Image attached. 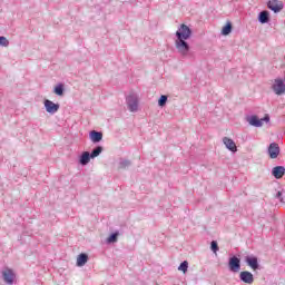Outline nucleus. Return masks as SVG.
<instances>
[{"mask_svg":"<svg viewBox=\"0 0 285 285\" xmlns=\"http://www.w3.org/2000/svg\"><path fill=\"white\" fill-rule=\"evenodd\" d=\"M267 8L277 14V12H282V10H284V2L279 0H269L267 2Z\"/></svg>","mask_w":285,"mask_h":285,"instance_id":"39448f33","label":"nucleus"},{"mask_svg":"<svg viewBox=\"0 0 285 285\" xmlns=\"http://www.w3.org/2000/svg\"><path fill=\"white\" fill-rule=\"evenodd\" d=\"M210 250H213V253H217V250H219V245H217V240H213L210 243Z\"/></svg>","mask_w":285,"mask_h":285,"instance_id":"bb28decb","label":"nucleus"},{"mask_svg":"<svg viewBox=\"0 0 285 285\" xmlns=\"http://www.w3.org/2000/svg\"><path fill=\"white\" fill-rule=\"evenodd\" d=\"M193 37V29L183 23L176 31V40H188Z\"/></svg>","mask_w":285,"mask_h":285,"instance_id":"f257e3e1","label":"nucleus"},{"mask_svg":"<svg viewBox=\"0 0 285 285\" xmlns=\"http://www.w3.org/2000/svg\"><path fill=\"white\" fill-rule=\"evenodd\" d=\"M272 175L275 179H282L285 175V167L284 166H276L272 169Z\"/></svg>","mask_w":285,"mask_h":285,"instance_id":"4468645a","label":"nucleus"},{"mask_svg":"<svg viewBox=\"0 0 285 285\" xmlns=\"http://www.w3.org/2000/svg\"><path fill=\"white\" fill-rule=\"evenodd\" d=\"M259 23H268L271 21V13L266 10H263L258 13Z\"/></svg>","mask_w":285,"mask_h":285,"instance_id":"f3484780","label":"nucleus"},{"mask_svg":"<svg viewBox=\"0 0 285 285\" xmlns=\"http://www.w3.org/2000/svg\"><path fill=\"white\" fill-rule=\"evenodd\" d=\"M272 90L278 97H282V95H285V83H284V80L282 78H276L274 80V83L272 85Z\"/></svg>","mask_w":285,"mask_h":285,"instance_id":"20e7f679","label":"nucleus"},{"mask_svg":"<svg viewBox=\"0 0 285 285\" xmlns=\"http://www.w3.org/2000/svg\"><path fill=\"white\" fill-rule=\"evenodd\" d=\"M239 279L244 284H253V282H255V276H253V273L248 271H244V272H240Z\"/></svg>","mask_w":285,"mask_h":285,"instance_id":"9d476101","label":"nucleus"},{"mask_svg":"<svg viewBox=\"0 0 285 285\" xmlns=\"http://www.w3.org/2000/svg\"><path fill=\"white\" fill-rule=\"evenodd\" d=\"M89 139H91L92 144H99L101 139H104V132L97 131V130H91L89 132Z\"/></svg>","mask_w":285,"mask_h":285,"instance_id":"f8f14e48","label":"nucleus"},{"mask_svg":"<svg viewBox=\"0 0 285 285\" xmlns=\"http://www.w3.org/2000/svg\"><path fill=\"white\" fill-rule=\"evenodd\" d=\"M245 262L253 271H259V261L257 259V256H246Z\"/></svg>","mask_w":285,"mask_h":285,"instance_id":"9b49d317","label":"nucleus"},{"mask_svg":"<svg viewBox=\"0 0 285 285\" xmlns=\"http://www.w3.org/2000/svg\"><path fill=\"white\" fill-rule=\"evenodd\" d=\"M276 199H279V202L282 203V204H284V197H282V191H277V194H276Z\"/></svg>","mask_w":285,"mask_h":285,"instance_id":"c85d7f7f","label":"nucleus"},{"mask_svg":"<svg viewBox=\"0 0 285 285\" xmlns=\"http://www.w3.org/2000/svg\"><path fill=\"white\" fill-rule=\"evenodd\" d=\"M261 121H262V124H264V121H265V124H268L271 121V116H268V114H266L264 116V118L261 119Z\"/></svg>","mask_w":285,"mask_h":285,"instance_id":"cd10ccee","label":"nucleus"},{"mask_svg":"<svg viewBox=\"0 0 285 285\" xmlns=\"http://www.w3.org/2000/svg\"><path fill=\"white\" fill-rule=\"evenodd\" d=\"M101 153H104V147L97 146L96 148H94L91 150V153L89 155H91V159H95L96 157H99L101 155Z\"/></svg>","mask_w":285,"mask_h":285,"instance_id":"412c9836","label":"nucleus"},{"mask_svg":"<svg viewBox=\"0 0 285 285\" xmlns=\"http://www.w3.org/2000/svg\"><path fill=\"white\" fill-rule=\"evenodd\" d=\"M279 145L277 142H272L268 146L267 153L271 159H277L279 157Z\"/></svg>","mask_w":285,"mask_h":285,"instance_id":"1a4fd4ad","label":"nucleus"},{"mask_svg":"<svg viewBox=\"0 0 285 285\" xmlns=\"http://www.w3.org/2000/svg\"><path fill=\"white\" fill-rule=\"evenodd\" d=\"M178 271H181L183 273H187L188 272V262L184 261L183 263H180Z\"/></svg>","mask_w":285,"mask_h":285,"instance_id":"a878e982","label":"nucleus"},{"mask_svg":"<svg viewBox=\"0 0 285 285\" xmlns=\"http://www.w3.org/2000/svg\"><path fill=\"white\" fill-rule=\"evenodd\" d=\"M223 142L225 144L227 150H230V153H237V145L233 139L225 137L223 138Z\"/></svg>","mask_w":285,"mask_h":285,"instance_id":"ddd939ff","label":"nucleus"},{"mask_svg":"<svg viewBox=\"0 0 285 285\" xmlns=\"http://www.w3.org/2000/svg\"><path fill=\"white\" fill-rule=\"evenodd\" d=\"M129 166H132V163L130 160L124 158L119 159L118 168L120 170H126V168H129Z\"/></svg>","mask_w":285,"mask_h":285,"instance_id":"6ab92c4d","label":"nucleus"},{"mask_svg":"<svg viewBox=\"0 0 285 285\" xmlns=\"http://www.w3.org/2000/svg\"><path fill=\"white\" fill-rule=\"evenodd\" d=\"M167 102L168 96L161 95L160 98L158 99V106H160V108H164V106H166Z\"/></svg>","mask_w":285,"mask_h":285,"instance_id":"b1692460","label":"nucleus"},{"mask_svg":"<svg viewBox=\"0 0 285 285\" xmlns=\"http://www.w3.org/2000/svg\"><path fill=\"white\" fill-rule=\"evenodd\" d=\"M45 108L46 111L49 112V115H55L56 112H59L60 105L55 104L51 100L45 99Z\"/></svg>","mask_w":285,"mask_h":285,"instance_id":"6e6552de","label":"nucleus"},{"mask_svg":"<svg viewBox=\"0 0 285 285\" xmlns=\"http://www.w3.org/2000/svg\"><path fill=\"white\" fill-rule=\"evenodd\" d=\"M126 101H127L128 110L130 112H137L139 110V98L137 97V95L135 94L129 95Z\"/></svg>","mask_w":285,"mask_h":285,"instance_id":"7ed1b4c3","label":"nucleus"},{"mask_svg":"<svg viewBox=\"0 0 285 285\" xmlns=\"http://www.w3.org/2000/svg\"><path fill=\"white\" fill-rule=\"evenodd\" d=\"M2 279L6 282V284H14V272L11 268L6 267L2 271Z\"/></svg>","mask_w":285,"mask_h":285,"instance_id":"0eeeda50","label":"nucleus"},{"mask_svg":"<svg viewBox=\"0 0 285 285\" xmlns=\"http://www.w3.org/2000/svg\"><path fill=\"white\" fill-rule=\"evenodd\" d=\"M247 121L250 126H254V128H262V126H264V122H262V119L257 116H250Z\"/></svg>","mask_w":285,"mask_h":285,"instance_id":"dca6fc26","label":"nucleus"},{"mask_svg":"<svg viewBox=\"0 0 285 285\" xmlns=\"http://www.w3.org/2000/svg\"><path fill=\"white\" fill-rule=\"evenodd\" d=\"M118 237H119V232L112 233V234L107 238V244H116Z\"/></svg>","mask_w":285,"mask_h":285,"instance_id":"5701e85b","label":"nucleus"},{"mask_svg":"<svg viewBox=\"0 0 285 285\" xmlns=\"http://www.w3.org/2000/svg\"><path fill=\"white\" fill-rule=\"evenodd\" d=\"M86 264H88V254H79L77 257V266H86Z\"/></svg>","mask_w":285,"mask_h":285,"instance_id":"a211bd4d","label":"nucleus"},{"mask_svg":"<svg viewBox=\"0 0 285 285\" xmlns=\"http://www.w3.org/2000/svg\"><path fill=\"white\" fill-rule=\"evenodd\" d=\"M228 267L232 273H239L242 261L237 256H233L229 258Z\"/></svg>","mask_w":285,"mask_h":285,"instance_id":"423d86ee","label":"nucleus"},{"mask_svg":"<svg viewBox=\"0 0 285 285\" xmlns=\"http://www.w3.org/2000/svg\"><path fill=\"white\" fill-rule=\"evenodd\" d=\"M0 46H2L3 48H8V46H10V41L8 40V38L0 36Z\"/></svg>","mask_w":285,"mask_h":285,"instance_id":"393cba45","label":"nucleus"},{"mask_svg":"<svg viewBox=\"0 0 285 285\" xmlns=\"http://www.w3.org/2000/svg\"><path fill=\"white\" fill-rule=\"evenodd\" d=\"M175 48L181 57H188L190 52V45H188L187 40H175Z\"/></svg>","mask_w":285,"mask_h":285,"instance_id":"f03ea898","label":"nucleus"},{"mask_svg":"<svg viewBox=\"0 0 285 285\" xmlns=\"http://www.w3.org/2000/svg\"><path fill=\"white\" fill-rule=\"evenodd\" d=\"M63 91H65L63 83H59L53 89L55 95H58V97H63Z\"/></svg>","mask_w":285,"mask_h":285,"instance_id":"4be33fe9","label":"nucleus"},{"mask_svg":"<svg viewBox=\"0 0 285 285\" xmlns=\"http://www.w3.org/2000/svg\"><path fill=\"white\" fill-rule=\"evenodd\" d=\"M230 32H233V23L228 21L226 26L223 27L222 35H224V37H228Z\"/></svg>","mask_w":285,"mask_h":285,"instance_id":"aec40b11","label":"nucleus"},{"mask_svg":"<svg viewBox=\"0 0 285 285\" xmlns=\"http://www.w3.org/2000/svg\"><path fill=\"white\" fill-rule=\"evenodd\" d=\"M90 159H92V156L90 155V153L89 151H83L80 155L79 165L80 166H88V164H90Z\"/></svg>","mask_w":285,"mask_h":285,"instance_id":"2eb2a0df","label":"nucleus"}]
</instances>
